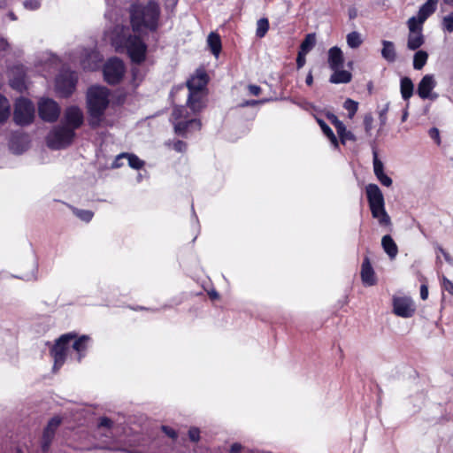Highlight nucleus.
Returning <instances> with one entry per match:
<instances>
[{"label":"nucleus","mask_w":453,"mask_h":453,"mask_svg":"<svg viewBox=\"0 0 453 453\" xmlns=\"http://www.w3.org/2000/svg\"><path fill=\"white\" fill-rule=\"evenodd\" d=\"M381 56L388 63H394L396 60V51L393 42L383 40L381 42Z\"/></svg>","instance_id":"23"},{"label":"nucleus","mask_w":453,"mask_h":453,"mask_svg":"<svg viewBox=\"0 0 453 453\" xmlns=\"http://www.w3.org/2000/svg\"><path fill=\"white\" fill-rule=\"evenodd\" d=\"M24 6L29 10H36L39 8L40 4L37 0H29L24 2Z\"/></svg>","instance_id":"53"},{"label":"nucleus","mask_w":453,"mask_h":453,"mask_svg":"<svg viewBox=\"0 0 453 453\" xmlns=\"http://www.w3.org/2000/svg\"><path fill=\"white\" fill-rule=\"evenodd\" d=\"M208 44L212 54L218 56L222 49L220 36L218 34L211 33L208 36Z\"/></svg>","instance_id":"29"},{"label":"nucleus","mask_w":453,"mask_h":453,"mask_svg":"<svg viewBox=\"0 0 453 453\" xmlns=\"http://www.w3.org/2000/svg\"><path fill=\"white\" fill-rule=\"evenodd\" d=\"M38 111L40 117L48 122L57 120L60 113L58 104L52 99L42 98L38 104Z\"/></svg>","instance_id":"11"},{"label":"nucleus","mask_w":453,"mask_h":453,"mask_svg":"<svg viewBox=\"0 0 453 453\" xmlns=\"http://www.w3.org/2000/svg\"><path fill=\"white\" fill-rule=\"evenodd\" d=\"M204 290L207 291V294L209 296V298L211 300V301H216V300H219V293L216 291V289L214 288H211V289H207V288H204Z\"/></svg>","instance_id":"55"},{"label":"nucleus","mask_w":453,"mask_h":453,"mask_svg":"<svg viewBox=\"0 0 453 453\" xmlns=\"http://www.w3.org/2000/svg\"><path fill=\"white\" fill-rule=\"evenodd\" d=\"M381 245L384 251L391 257L394 258L398 253V248L393 238L389 235H384L381 239Z\"/></svg>","instance_id":"25"},{"label":"nucleus","mask_w":453,"mask_h":453,"mask_svg":"<svg viewBox=\"0 0 453 453\" xmlns=\"http://www.w3.org/2000/svg\"><path fill=\"white\" fill-rule=\"evenodd\" d=\"M73 211L76 217L85 222H89L94 216V213L88 210L73 209Z\"/></svg>","instance_id":"41"},{"label":"nucleus","mask_w":453,"mask_h":453,"mask_svg":"<svg viewBox=\"0 0 453 453\" xmlns=\"http://www.w3.org/2000/svg\"><path fill=\"white\" fill-rule=\"evenodd\" d=\"M11 86L15 89L21 91L25 88L24 80L22 78L12 80Z\"/></svg>","instance_id":"50"},{"label":"nucleus","mask_w":453,"mask_h":453,"mask_svg":"<svg viewBox=\"0 0 453 453\" xmlns=\"http://www.w3.org/2000/svg\"><path fill=\"white\" fill-rule=\"evenodd\" d=\"M104 76L109 84H113V64L111 59H109L104 67Z\"/></svg>","instance_id":"40"},{"label":"nucleus","mask_w":453,"mask_h":453,"mask_svg":"<svg viewBox=\"0 0 453 453\" xmlns=\"http://www.w3.org/2000/svg\"><path fill=\"white\" fill-rule=\"evenodd\" d=\"M373 117L371 113H367L364 117V127L366 133H370L372 128Z\"/></svg>","instance_id":"46"},{"label":"nucleus","mask_w":453,"mask_h":453,"mask_svg":"<svg viewBox=\"0 0 453 453\" xmlns=\"http://www.w3.org/2000/svg\"><path fill=\"white\" fill-rule=\"evenodd\" d=\"M110 90L104 87H91L87 93V104L90 116V125L98 126L110 103Z\"/></svg>","instance_id":"4"},{"label":"nucleus","mask_w":453,"mask_h":453,"mask_svg":"<svg viewBox=\"0 0 453 453\" xmlns=\"http://www.w3.org/2000/svg\"><path fill=\"white\" fill-rule=\"evenodd\" d=\"M316 44V35L314 33L308 34L300 44L299 51L303 53L310 52Z\"/></svg>","instance_id":"30"},{"label":"nucleus","mask_w":453,"mask_h":453,"mask_svg":"<svg viewBox=\"0 0 453 453\" xmlns=\"http://www.w3.org/2000/svg\"><path fill=\"white\" fill-rule=\"evenodd\" d=\"M437 250L440 254H441L443 256V257L445 258V260L448 262V263H453V258L450 257L449 253L444 250L442 247H438L437 248Z\"/></svg>","instance_id":"54"},{"label":"nucleus","mask_w":453,"mask_h":453,"mask_svg":"<svg viewBox=\"0 0 453 453\" xmlns=\"http://www.w3.org/2000/svg\"><path fill=\"white\" fill-rule=\"evenodd\" d=\"M11 113V105L6 97L0 95V123L8 119Z\"/></svg>","instance_id":"34"},{"label":"nucleus","mask_w":453,"mask_h":453,"mask_svg":"<svg viewBox=\"0 0 453 453\" xmlns=\"http://www.w3.org/2000/svg\"><path fill=\"white\" fill-rule=\"evenodd\" d=\"M35 117V106L27 99L19 98L15 104L14 121L20 126L30 124Z\"/></svg>","instance_id":"9"},{"label":"nucleus","mask_w":453,"mask_h":453,"mask_svg":"<svg viewBox=\"0 0 453 453\" xmlns=\"http://www.w3.org/2000/svg\"><path fill=\"white\" fill-rule=\"evenodd\" d=\"M428 54L425 50H418L413 57V68L415 70H421L426 64Z\"/></svg>","instance_id":"31"},{"label":"nucleus","mask_w":453,"mask_h":453,"mask_svg":"<svg viewBox=\"0 0 453 453\" xmlns=\"http://www.w3.org/2000/svg\"><path fill=\"white\" fill-rule=\"evenodd\" d=\"M161 430L163 431V433L165 435H167L169 438H171L173 440H176L178 437L177 432L173 428H172L168 426H162Z\"/></svg>","instance_id":"48"},{"label":"nucleus","mask_w":453,"mask_h":453,"mask_svg":"<svg viewBox=\"0 0 453 453\" xmlns=\"http://www.w3.org/2000/svg\"><path fill=\"white\" fill-rule=\"evenodd\" d=\"M414 85L409 77L401 79L400 90L403 100H409L413 95Z\"/></svg>","instance_id":"26"},{"label":"nucleus","mask_w":453,"mask_h":453,"mask_svg":"<svg viewBox=\"0 0 453 453\" xmlns=\"http://www.w3.org/2000/svg\"><path fill=\"white\" fill-rule=\"evenodd\" d=\"M126 73V65L123 60L115 57V86L119 84Z\"/></svg>","instance_id":"32"},{"label":"nucleus","mask_w":453,"mask_h":453,"mask_svg":"<svg viewBox=\"0 0 453 453\" xmlns=\"http://www.w3.org/2000/svg\"><path fill=\"white\" fill-rule=\"evenodd\" d=\"M207 95L206 90H188L186 107L195 114L201 112L206 107Z\"/></svg>","instance_id":"13"},{"label":"nucleus","mask_w":453,"mask_h":453,"mask_svg":"<svg viewBox=\"0 0 453 453\" xmlns=\"http://www.w3.org/2000/svg\"><path fill=\"white\" fill-rule=\"evenodd\" d=\"M343 107L348 111L349 118L352 119L358 110V103L350 98H348L344 102Z\"/></svg>","instance_id":"39"},{"label":"nucleus","mask_w":453,"mask_h":453,"mask_svg":"<svg viewBox=\"0 0 453 453\" xmlns=\"http://www.w3.org/2000/svg\"><path fill=\"white\" fill-rule=\"evenodd\" d=\"M89 341L87 335L77 338L76 334L72 333L60 336L50 349L54 359V369H59L67 357L80 362L86 355Z\"/></svg>","instance_id":"1"},{"label":"nucleus","mask_w":453,"mask_h":453,"mask_svg":"<svg viewBox=\"0 0 453 453\" xmlns=\"http://www.w3.org/2000/svg\"><path fill=\"white\" fill-rule=\"evenodd\" d=\"M60 423L61 419L58 417H54L49 421L44 430L55 434Z\"/></svg>","instance_id":"43"},{"label":"nucleus","mask_w":453,"mask_h":453,"mask_svg":"<svg viewBox=\"0 0 453 453\" xmlns=\"http://www.w3.org/2000/svg\"><path fill=\"white\" fill-rule=\"evenodd\" d=\"M123 159H127L128 165L134 170H140L145 165V162L135 154L124 152L115 156V168L121 167L124 165Z\"/></svg>","instance_id":"16"},{"label":"nucleus","mask_w":453,"mask_h":453,"mask_svg":"<svg viewBox=\"0 0 453 453\" xmlns=\"http://www.w3.org/2000/svg\"><path fill=\"white\" fill-rule=\"evenodd\" d=\"M248 91L250 95L258 96L262 92V88L258 85L250 84L248 86Z\"/></svg>","instance_id":"51"},{"label":"nucleus","mask_w":453,"mask_h":453,"mask_svg":"<svg viewBox=\"0 0 453 453\" xmlns=\"http://www.w3.org/2000/svg\"><path fill=\"white\" fill-rule=\"evenodd\" d=\"M11 149L17 154L22 153L26 150V148H22L21 150L16 149L14 147V142H12Z\"/></svg>","instance_id":"64"},{"label":"nucleus","mask_w":453,"mask_h":453,"mask_svg":"<svg viewBox=\"0 0 453 453\" xmlns=\"http://www.w3.org/2000/svg\"><path fill=\"white\" fill-rule=\"evenodd\" d=\"M83 123V113L77 106H70L66 108L64 113L63 125L72 128L74 132Z\"/></svg>","instance_id":"15"},{"label":"nucleus","mask_w":453,"mask_h":453,"mask_svg":"<svg viewBox=\"0 0 453 453\" xmlns=\"http://www.w3.org/2000/svg\"><path fill=\"white\" fill-rule=\"evenodd\" d=\"M130 73H131V76H132L131 82L133 84L134 89H135L139 85L138 83H136L137 77L140 73V69H139L138 65H133L131 67Z\"/></svg>","instance_id":"47"},{"label":"nucleus","mask_w":453,"mask_h":453,"mask_svg":"<svg viewBox=\"0 0 453 453\" xmlns=\"http://www.w3.org/2000/svg\"><path fill=\"white\" fill-rule=\"evenodd\" d=\"M188 438L193 442L200 441V430L197 427L192 426L188 430Z\"/></svg>","instance_id":"44"},{"label":"nucleus","mask_w":453,"mask_h":453,"mask_svg":"<svg viewBox=\"0 0 453 453\" xmlns=\"http://www.w3.org/2000/svg\"><path fill=\"white\" fill-rule=\"evenodd\" d=\"M99 55L96 51L86 52V58L81 61L83 69L94 70L98 67Z\"/></svg>","instance_id":"27"},{"label":"nucleus","mask_w":453,"mask_h":453,"mask_svg":"<svg viewBox=\"0 0 453 453\" xmlns=\"http://www.w3.org/2000/svg\"><path fill=\"white\" fill-rule=\"evenodd\" d=\"M242 449V446L241 443L234 442L231 445L229 449V453H240Z\"/></svg>","instance_id":"56"},{"label":"nucleus","mask_w":453,"mask_h":453,"mask_svg":"<svg viewBox=\"0 0 453 453\" xmlns=\"http://www.w3.org/2000/svg\"><path fill=\"white\" fill-rule=\"evenodd\" d=\"M425 43V37L422 32L409 33L407 38V48L411 50L419 49Z\"/></svg>","instance_id":"24"},{"label":"nucleus","mask_w":453,"mask_h":453,"mask_svg":"<svg viewBox=\"0 0 453 453\" xmlns=\"http://www.w3.org/2000/svg\"><path fill=\"white\" fill-rule=\"evenodd\" d=\"M129 92L124 88H115V106L122 105L126 100Z\"/></svg>","instance_id":"38"},{"label":"nucleus","mask_w":453,"mask_h":453,"mask_svg":"<svg viewBox=\"0 0 453 453\" xmlns=\"http://www.w3.org/2000/svg\"><path fill=\"white\" fill-rule=\"evenodd\" d=\"M373 172L381 185L385 187H390L392 185L393 180L384 173L383 163L379 159L378 153L375 150H373Z\"/></svg>","instance_id":"17"},{"label":"nucleus","mask_w":453,"mask_h":453,"mask_svg":"<svg viewBox=\"0 0 453 453\" xmlns=\"http://www.w3.org/2000/svg\"><path fill=\"white\" fill-rule=\"evenodd\" d=\"M360 274L363 283H373L375 273L370 258L367 256H365L363 259Z\"/></svg>","instance_id":"20"},{"label":"nucleus","mask_w":453,"mask_h":453,"mask_svg":"<svg viewBox=\"0 0 453 453\" xmlns=\"http://www.w3.org/2000/svg\"><path fill=\"white\" fill-rule=\"evenodd\" d=\"M318 124L319 125L323 134L328 138V140L331 142L332 145L335 148H339V141L337 137L335 136L334 133L331 129V127L323 120L320 119H317Z\"/></svg>","instance_id":"28"},{"label":"nucleus","mask_w":453,"mask_h":453,"mask_svg":"<svg viewBox=\"0 0 453 453\" xmlns=\"http://www.w3.org/2000/svg\"><path fill=\"white\" fill-rule=\"evenodd\" d=\"M441 291H447L450 296H453V285H441Z\"/></svg>","instance_id":"61"},{"label":"nucleus","mask_w":453,"mask_h":453,"mask_svg":"<svg viewBox=\"0 0 453 453\" xmlns=\"http://www.w3.org/2000/svg\"><path fill=\"white\" fill-rule=\"evenodd\" d=\"M138 34L129 31L118 35L115 33V45L122 49L131 63L136 65L145 62L148 53V45Z\"/></svg>","instance_id":"3"},{"label":"nucleus","mask_w":453,"mask_h":453,"mask_svg":"<svg viewBox=\"0 0 453 453\" xmlns=\"http://www.w3.org/2000/svg\"><path fill=\"white\" fill-rule=\"evenodd\" d=\"M417 311V306L409 296H394L392 297V312L400 318H412Z\"/></svg>","instance_id":"8"},{"label":"nucleus","mask_w":453,"mask_h":453,"mask_svg":"<svg viewBox=\"0 0 453 453\" xmlns=\"http://www.w3.org/2000/svg\"><path fill=\"white\" fill-rule=\"evenodd\" d=\"M165 146L172 148L176 152L184 153L188 149V144L182 140H173L165 142Z\"/></svg>","instance_id":"36"},{"label":"nucleus","mask_w":453,"mask_h":453,"mask_svg":"<svg viewBox=\"0 0 453 453\" xmlns=\"http://www.w3.org/2000/svg\"><path fill=\"white\" fill-rule=\"evenodd\" d=\"M442 27L449 33L453 32V12L442 19Z\"/></svg>","instance_id":"42"},{"label":"nucleus","mask_w":453,"mask_h":453,"mask_svg":"<svg viewBox=\"0 0 453 453\" xmlns=\"http://www.w3.org/2000/svg\"><path fill=\"white\" fill-rule=\"evenodd\" d=\"M104 40L109 45H113V32L111 31V27L109 28V30H106L104 32Z\"/></svg>","instance_id":"52"},{"label":"nucleus","mask_w":453,"mask_h":453,"mask_svg":"<svg viewBox=\"0 0 453 453\" xmlns=\"http://www.w3.org/2000/svg\"><path fill=\"white\" fill-rule=\"evenodd\" d=\"M128 13L134 33H141L143 28L156 32L159 27L161 8L156 0H149L146 4L134 3L130 5Z\"/></svg>","instance_id":"2"},{"label":"nucleus","mask_w":453,"mask_h":453,"mask_svg":"<svg viewBox=\"0 0 453 453\" xmlns=\"http://www.w3.org/2000/svg\"><path fill=\"white\" fill-rule=\"evenodd\" d=\"M365 194L372 218L378 220L380 226H391V219L386 211L384 196L378 185L368 184L365 187Z\"/></svg>","instance_id":"6"},{"label":"nucleus","mask_w":453,"mask_h":453,"mask_svg":"<svg viewBox=\"0 0 453 453\" xmlns=\"http://www.w3.org/2000/svg\"><path fill=\"white\" fill-rule=\"evenodd\" d=\"M424 23L425 21L421 19L418 15L411 17L407 21L409 33L422 32Z\"/></svg>","instance_id":"33"},{"label":"nucleus","mask_w":453,"mask_h":453,"mask_svg":"<svg viewBox=\"0 0 453 453\" xmlns=\"http://www.w3.org/2000/svg\"><path fill=\"white\" fill-rule=\"evenodd\" d=\"M326 117L330 121V123L335 127L339 136V142L345 145L347 141H357L355 134L351 131L347 130L343 122L341 121L335 114L332 112H327L326 114Z\"/></svg>","instance_id":"14"},{"label":"nucleus","mask_w":453,"mask_h":453,"mask_svg":"<svg viewBox=\"0 0 453 453\" xmlns=\"http://www.w3.org/2000/svg\"><path fill=\"white\" fill-rule=\"evenodd\" d=\"M170 121L173 124L174 134L182 138H187L189 133L199 131L202 127L201 120L191 118L188 108L184 105L173 107Z\"/></svg>","instance_id":"5"},{"label":"nucleus","mask_w":453,"mask_h":453,"mask_svg":"<svg viewBox=\"0 0 453 453\" xmlns=\"http://www.w3.org/2000/svg\"><path fill=\"white\" fill-rule=\"evenodd\" d=\"M327 62L330 69H341L344 65V56L342 50L334 46L328 50Z\"/></svg>","instance_id":"18"},{"label":"nucleus","mask_w":453,"mask_h":453,"mask_svg":"<svg viewBox=\"0 0 453 453\" xmlns=\"http://www.w3.org/2000/svg\"><path fill=\"white\" fill-rule=\"evenodd\" d=\"M334 73L329 78V81L334 84H346L351 81L352 74L347 70L341 69H331Z\"/></svg>","instance_id":"21"},{"label":"nucleus","mask_w":453,"mask_h":453,"mask_svg":"<svg viewBox=\"0 0 453 453\" xmlns=\"http://www.w3.org/2000/svg\"><path fill=\"white\" fill-rule=\"evenodd\" d=\"M54 435L55 434L53 433H50L48 431H43V434H42V438L45 439V440H50L52 441L53 438H54Z\"/></svg>","instance_id":"63"},{"label":"nucleus","mask_w":453,"mask_h":453,"mask_svg":"<svg viewBox=\"0 0 453 453\" xmlns=\"http://www.w3.org/2000/svg\"><path fill=\"white\" fill-rule=\"evenodd\" d=\"M210 81V77L204 67L201 66L196 69L195 73L186 81V87L188 90H206Z\"/></svg>","instance_id":"12"},{"label":"nucleus","mask_w":453,"mask_h":453,"mask_svg":"<svg viewBox=\"0 0 453 453\" xmlns=\"http://www.w3.org/2000/svg\"><path fill=\"white\" fill-rule=\"evenodd\" d=\"M435 83L432 75H425L418 85V95L420 98L426 99L430 96Z\"/></svg>","instance_id":"19"},{"label":"nucleus","mask_w":453,"mask_h":453,"mask_svg":"<svg viewBox=\"0 0 453 453\" xmlns=\"http://www.w3.org/2000/svg\"><path fill=\"white\" fill-rule=\"evenodd\" d=\"M420 297L422 300H426L428 297L427 285H421L420 288Z\"/></svg>","instance_id":"58"},{"label":"nucleus","mask_w":453,"mask_h":453,"mask_svg":"<svg viewBox=\"0 0 453 453\" xmlns=\"http://www.w3.org/2000/svg\"><path fill=\"white\" fill-rule=\"evenodd\" d=\"M429 137L434 141L437 145H441L440 131L437 127H431L428 131Z\"/></svg>","instance_id":"45"},{"label":"nucleus","mask_w":453,"mask_h":453,"mask_svg":"<svg viewBox=\"0 0 453 453\" xmlns=\"http://www.w3.org/2000/svg\"><path fill=\"white\" fill-rule=\"evenodd\" d=\"M363 41L361 39L360 34L353 31L347 35V43L349 47L352 49H357L362 44Z\"/></svg>","instance_id":"37"},{"label":"nucleus","mask_w":453,"mask_h":453,"mask_svg":"<svg viewBox=\"0 0 453 453\" xmlns=\"http://www.w3.org/2000/svg\"><path fill=\"white\" fill-rule=\"evenodd\" d=\"M306 53L301 52L298 50L297 57H296V68L299 70L303 67V65L306 63L305 58Z\"/></svg>","instance_id":"49"},{"label":"nucleus","mask_w":453,"mask_h":453,"mask_svg":"<svg viewBox=\"0 0 453 453\" xmlns=\"http://www.w3.org/2000/svg\"><path fill=\"white\" fill-rule=\"evenodd\" d=\"M111 424V420L110 418H103L100 420L99 426L100 427H110Z\"/></svg>","instance_id":"59"},{"label":"nucleus","mask_w":453,"mask_h":453,"mask_svg":"<svg viewBox=\"0 0 453 453\" xmlns=\"http://www.w3.org/2000/svg\"><path fill=\"white\" fill-rule=\"evenodd\" d=\"M438 0H427L418 12V16L426 21L437 9Z\"/></svg>","instance_id":"22"},{"label":"nucleus","mask_w":453,"mask_h":453,"mask_svg":"<svg viewBox=\"0 0 453 453\" xmlns=\"http://www.w3.org/2000/svg\"><path fill=\"white\" fill-rule=\"evenodd\" d=\"M388 110V104H387L385 106V108L380 111V114H379L380 120L382 125H384L386 123V119H387L386 115H387Z\"/></svg>","instance_id":"57"},{"label":"nucleus","mask_w":453,"mask_h":453,"mask_svg":"<svg viewBox=\"0 0 453 453\" xmlns=\"http://www.w3.org/2000/svg\"><path fill=\"white\" fill-rule=\"evenodd\" d=\"M305 83L308 86H311L313 84V75L311 72H309L306 75Z\"/></svg>","instance_id":"62"},{"label":"nucleus","mask_w":453,"mask_h":453,"mask_svg":"<svg viewBox=\"0 0 453 453\" xmlns=\"http://www.w3.org/2000/svg\"><path fill=\"white\" fill-rule=\"evenodd\" d=\"M75 135L72 128L60 125L55 127L47 136V144L54 150H60L69 146Z\"/></svg>","instance_id":"7"},{"label":"nucleus","mask_w":453,"mask_h":453,"mask_svg":"<svg viewBox=\"0 0 453 453\" xmlns=\"http://www.w3.org/2000/svg\"><path fill=\"white\" fill-rule=\"evenodd\" d=\"M51 444V441L42 438V449L47 451Z\"/></svg>","instance_id":"60"},{"label":"nucleus","mask_w":453,"mask_h":453,"mask_svg":"<svg viewBox=\"0 0 453 453\" xmlns=\"http://www.w3.org/2000/svg\"><path fill=\"white\" fill-rule=\"evenodd\" d=\"M270 27L269 21L266 18H261L257 23L256 35L258 38H263L268 32Z\"/></svg>","instance_id":"35"},{"label":"nucleus","mask_w":453,"mask_h":453,"mask_svg":"<svg viewBox=\"0 0 453 453\" xmlns=\"http://www.w3.org/2000/svg\"><path fill=\"white\" fill-rule=\"evenodd\" d=\"M77 75L75 73L64 70L56 79V89L61 96H68L75 88Z\"/></svg>","instance_id":"10"}]
</instances>
